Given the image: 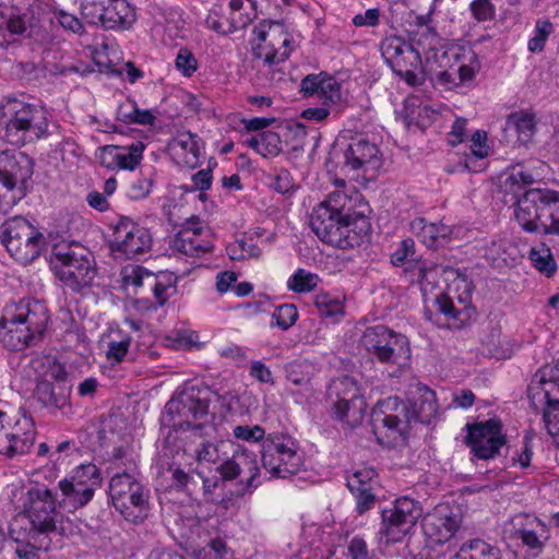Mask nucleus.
<instances>
[{
    "mask_svg": "<svg viewBox=\"0 0 559 559\" xmlns=\"http://www.w3.org/2000/svg\"><path fill=\"white\" fill-rule=\"evenodd\" d=\"M262 464L272 476L286 478L300 471L302 456L293 438L276 435L263 444Z\"/></svg>",
    "mask_w": 559,
    "mask_h": 559,
    "instance_id": "obj_18",
    "label": "nucleus"
},
{
    "mask_svg": "<svg viewBox=\"0 0 559 559\" xmlns=\"http://www.w3.org/2000/svg\"><path fill=\"white\" fill-rule=\"evenodd\" d=\"M314 367L309 361H293L286 366V378L297 386L306 385L310 382Z\"/></svg>",
    "mask_w": 559,
    "mask_h": 559,
    "instance_id": "obj_50",
    "label": "nucleus"
},
{
    "mask_svg": "<svg viewBox=\"0 0 559 559\" xmlns=\"http://www.w3.org/2000/svg\"><path fill=\"white\" fill-rule=\"evenodd\" d=\"M467 120L464 118H456L453 122L450 132L448 133V142L450 145L455 146L461 144L466 139Z\"/></svg>",
    "mask_w": 559,
    "mask_h": 559,
    "instance_id": "obj_62",
    "label": "nucleus"
},
{
    "mask_svg": "<svg viewBox=\"0 0 559 559\" xmlns=\"http://www.w3.org/2000/svg\"><path fill=\"white\" fill-rule=\"evenodd\" d=\"M320 278L316 273L297 269L287 280V288L294 293H309L318 286Z\"/></svg>",
    "mask_w": 559,
    "mask_h": 559,
    "instance_id": "obj_47",
    "label": "nucleus"
},
{
    "mask_svg": "<svg viewBox=\"0 0 559 559\" xmlns=\"http://www.w3.org/2000/svg\"><path fill=\"white\" fill-rule=\"evenodd\" d=\"M513 214L526 233L559 236V191L527 189Z\"/></svg>",
    "mask_w": 559,
    "mask_h": 559,
    "instance_id": "obj_6",
    "label": "nucleus"
},
{
    "mask_svg": "<svg viewBox=\"0 0 559 559\" xmlns=\"http://www.w3.org/2000/svg\"><path fill=\"white\" fill-rule=\"evenodd\" d=\"M181 404L183 415L191 417V420H188L187 424L192 429L202 428L213 418V415L210 413L209 400L205 396H200V393L197 396L187 395L181 401Z\"/></svg>",
    "mask_w": 559,
    "mask_h": 559,
    "instance_id": "obj_36",
    "label": "nucleus"
},
{
    "mask_svg": "<svg viewBox=\"0 0 559 559\" xmlns=\"http://www.w3.org/2000/svg\"><path fill=\"white\" fill-rule=\"evenodd\" d=\"M284 136L292 135L294 143L290 145L292 150H297L302 146L306 138V129L300 123H288L284 129Z\"/></svg>",
    "mask_w": 559,
    "mask_h": 559,
    "instance_id": "obj_64",
    "label": "nucleus"
},
{
    "mask_svg": "<svg viewBox=\"0 0 559 559\" xmlns=\"http://www.w3.org/2000/svg\"><path fill=\"white\" fill-rule=\"evenodd\" d=\"M329 396L336 399L331 406V414L335 420L348 427L360 425L366 415L367 402L354 378L344 376L333 380L329 388Z\"/></svg>",
    "mask_w": 559,
    "mask_h": 559,
    "instance_id": "obj_14",
    "label": "nucleus"
},
{
    "mask_svg": "<svg viewBox=\"0 0 559 559\" xmlns=\"http://www.w3.org/2000/svg\"><path fill=\"white\" fill-rule=\"evenodd\" d=\"M344 301V296L322 293L317 295L314 304L321 317L336 323L345 314Z\"/></svg>",
    "mask_w": 559,
    "mask_h": 559,
    "instance_id": "obj_39",
    "label": "nucleus"
},
{
    "mask_svg": "<svg viewBox=\"0 0 559 559\" xmlns=\"http://www.w3.org/2000/svg\"><path fill=\"white\" fill-rule=\"evenodd\" d=\"M514 534L521 539L522 545L536 554L542 552L547 540L550 538V531L546 523L537 516L519 514L513 519Z\"/></svg>",
    "mask_w": 559,
    "mask_h": 559,
    "instance_id": "obj_25",
    "label": "nucleus"
},
{
    "mask_svg": "<svg viewBox=\"0 0 559 559\" xmlns=\"http://www.w3.org/2000/svg\"><path fill=\"white\" fill-rule=\"evenodd\" d=\"M109 496L115 509L127 521L138 523L147 516V496L130 474H118L111 478Z\"/></svg>",
    "mask_w": 559,
    "mask_h": 559,
    "instance_id": "obj_17",
    "label": "nucleus"
},
{
    "mask_svg": "<svg viewBox=\"0 0 559 559\" xmlns=\"http://www.w3.org/2000/svg\"><path fill=\"white\" fill-rule=\"evenodd\" d=\"M0 124L13 145H24L47 135L49 120L46 108L15 97L0 100Z\"/></svg>",
    "mask_w": 559,
    "mask_h": 559,
    "instance_id": "obj_5",
    "label": "nucleus"
},
{
    "mask_svg": "<svg viewBox=\"0 0 559 559\" xmlns=\"http://www.w3.org/2000/svg\"><path fill=\"white\" fill-rule=\"evenodd\" d=\"M471 155L465 156L463 160H460L456 165L452 167H448L449 173H459V171H478L476 165H474V158L484 159L488 155V145H487V133L483 130H477L473 133L471 139Z\"/></svg>",
    "mask_w": 559,
    "mask_h": 559,
    "instance_id": "obj_37",
    "label": "nucleus"
},
{
    "mask_svg": "<svg viewBox=\"0 0 559 559\" xmlns=\"http://www.w3.org/2000/svg\"><path fill=\"white\" fill-rule=\"evenodd\" d=\"M28 27V16L14 7L0 9V29L11 35H23Z\"/></svg>",
    "mask_w": 559,
    "mask_h": 559,
    "instance_id": "obj_41",
    "label": "nucleus"
},
{
    "mask_svg": "<svg viewBox=\"0 0 559 559\" xmlns=\"http://www.w3.org/2000/svg\"><path fill=\"white\" fill-rule=\"evenodd\" d=\"M231 440L219 441L217 443L204 442L197 451V459L200 463L217 464L227 455L229 448H234Z\"/></svg>",
    "mask_w": 559,
    "mask_h": 559,
    "instance_id": "obj_45",
    "label": "nucleus"
},
{
    "mask_svg": "<svg viewBox=\"0 0 559 559\" xmlns=\"http://www.w3.org/2000/svg\"><path fill=\"white\" fill-rule=\"evenodd\" d=\"M81 13L90 24H102L106 13L107 0H81Z\"/></svg>",
    "mask_w": 559,
    "mask_h": 559,
    "instance_id": "obj_51",
    "label": "nucleus"
},
{
    "mask_svg": "<svg viewBox=\"0 0 559 559\" xmlns=\"http://www.w3.org/2000/svg\"><path fill=\"white\" fill-rule=\"evenodd\" d=\"M108 348L106 352L107 360L111 364H120L129 352L131 337L120 330L112 331L109 335Z\"/></svg>",
    "mask_w": 559,
    "mask_h": 559,
    "instance_id": "obj_44",
    "label": "nucleus"
},
{
    "mask_svg": "<svg viewBox=\"0 0 559 559\" xmlns=\"http://www.w3.org/2000/svg\"><path fill=\"white\" fill-rule=\"evenodd\" d=\"M465 444L471 449L472 461L489 460V421L466 424Z\"/></svg>",
    "mask_w": 559,
    "mask_h": 559,
    "instance_id": "obj_35",
    "label": "nucleus"
},
{
    "mask_svg": "<svg viewBox=\"0 0 559 559\" xmlns=\"http://www.w3.org/2000/svg\"><path fill=\"white\" fill-rule=\"evenodd\" d=\"M377 472L370 466H360L347 476V487L350 492L372 489V483Z\"/></svg>",
    "mask_w": 559,
    "mask_h": 559,
    "instance_id": "obj_48",
    "label": "nucleus"
},
{
    "mask_svg": "<svg viewBox=\"0 0 559 559\" xmlns=\"http://www.w3.org/2000/svg\"><path fill=\"white\" fill-rule=\"evenodd\" d=\"M175 68L182 76L191 78L198 71L199 62L190 49L182 47L176 55Z\"/></svg>",
    "mask_w": 559,
    "mask_h": 559,
    "instance_id": "obj_52",
    "label": "nucleus"
},
{
    "mask_svg": "<svg viewBox=\"0 0 559 559\" xmlns=\"http://www.w3.org/2000/svg\"><path fill=\"white\" fill-rule=\"evenodd\" d=\"M154 282V273L138 264H128L120 271L121 288L129 295H141Z\"/></svg>",
    "mask_w": 559,
    "mask_h": 559,
    "instance_id": "obj_34",
    "label": "nucleus"
},
{
    "mask_svg": "<svg viewBox=\"0 0 559 559\" xmlns=\"http://www.w3.org/2000/svg\"><path fill=\"white\" fill-rule=\"evenodd\" d=\"M233 452L231 459L225 460L219 466L218 472L224 479L231 480L236 477L240 476V463L238 462L237 449L236 445L234 448H229Z\"/></svg>",
    "mask_w": 559,
    "mask_h": 559,
    "instance_id": "obj_60",
    "label": "nucleus"
},
{
    "mask_svg": "<svg viewBox=\"0 0 559 559\" xmlns=\"http://www.w3.org/2000/svg\"><path fill=\"white\" fill-rule=\"evenodd\" d=\"M411 230L429 249L443 247L456 237L455 228L443 222H427L424 217L413 219Z\"/></svg>",
    "mask_w": 559,
    "mask_h": 559,
    "instance_id": "obj_28",
    "label": "nucleus"
},
{
    "mask_svg": "<svg viewBox=\"0 0 559 559\" xmlns=\"http://www.w3.org/2000/svg\"><path fill=\"white\" fill-rule=\"evenodd\" d=\"M238 462L240 463L241 481L246 483L248 488L257 487L259 485V465L255 455L252 452L245 450L239 444H236Z\"/></svg>",
    "mask_w": 559,
    "mask_h": 559,
    "instance_id": "obj_40",
    "label": "nucleus"
},
{
    "mask_svg": "<svg viewBox=\"0 0 559 559\" xmlns=\"http://www.w3.org/2000/svg\"><path fill=\"white\" fill-rule=\"evenodd\" d=\"M414 247L415 243L412 239L407 238L402 240L391 254V263L394 266H402L411 257L414 255Z\"/></svg>",
    "mask_w": 559,
    "mask_h": 559,
    "instance_id": "obj_58",
    "label": "nucleus"
},
{
    "mask_svg": "<svg viewBox=\"0 0 559 559\" xmlns=\"http://www.w3.org/2000/svg\"><path fill=\"white\" fill-rule=\"evenodd\" d=\"M414 404L390 396L379 401L371 411V426L377 441L383 447L405 444L412 419L429 423L438 414L439 405L433 390L425 384L416 386Z\"/></svg>",
    "mask_w": 559,
    "mask_h": 559,
    "instance_id": "obj_3",
    "label": "nucleus"
},
{
    "mask_svg": "<svg viewBox=\"0 0 559 559\" xmlns=\"http://www.w3.org/2000/svg\"><path fill=\"white\" fill-rule=\"evenodd\" d=\"M48 321V309L37 299L9 302L0 317V340L9 350H23L44 334Z\"/></svg>",
    "mask_w": 559,
    "mask_h": 559,
    "instance_id": "obj_4",
    "label": "nucleus"
},
{
    "mask_svg": "<svg viewBox=\"0 0 559 559\" xmlns=\"http://www.w3.org/2000/svg\"><path fill=\"white\" fill-rule=\"evenodd\" d=\"M22 512L10 524V535L16 542L32 533L55 531L58 520L53 493L45 486H35L23 498Z\"/></svg>",
    "mask_w": 559,
    "mask_h": 559,
    "instance_id": "obj_7",
    "label": "nucleus"
},
{
    "mask_svg": "<svg viewBox=\"0 0 559 559\" xmlns=\"http://www.w3.org/2000/svg\"><path fill=\"white\" fill-rule=\"evenodd\" d=\"M425 318L438 328L460 330L476 317L472 304L473 283L459 270L418 263Z\"/></svg>",
    "mask_w": 559,
    "mask_h": 559,
    "instance_id": "obj_1",
    "label": "nucleus"
},
{
    "mask_svg": "<svg viewBox=\"0 0 559 559\" xmlns=\"http://www.w3.org/2000/svg\"><path fill=\"white\" fill-rule=\"evenodd\" d=\"M246 146L262 157H276L283 150L281 135L273 131H262L245 141Z\"/></svg>",
    "mask_w": 559,
    "mask_h": 559,
    "instance_id": "obj_38",
    "label": "nucleus"
},
{
    "mask_svg": "<svg viewBox=\"0 0 559 559\" xmlns=\"http://www.w3.org/2000/svg\"><path fill=\"white\" fill-rule=\"evenodd\" d=\"M461 525L460 518L449 503H439L423 518V532L431 545L448 543Z\"/></svg>",
    "mask_w": 559,
    "mask_h": 559,
    "instance_id": "obj_23",
    "label": "nucleus"
},
{
    "mask_svg": "<svg viewBox=\"0 0 559 559\" xmlns=\"http://www.w3.org/2000/svg\"><path fill=\"white\" fill-rule=\"evenodd\" d=\"M554 24L548 19H538L535 23L534 35L528 40L527 48L531 52H540L544 50L546 41L554 33Z\"/></svg>",
    "mask_w": 559,
    "mask_h": 559,
    "instance_id": "obj_49",
    "label": "nucleus"
},
{
    "mask_svg": "<svg viewBox=\"0 0 559 559\" xmlns=\"http://www.w3.org/2000/svg\"><path fill=\"white\" fill-rule=\"evenodd\" d=\"M34 162L17 148L0 146V214H8L28 193Z\"/></svg>",
    "mask_w": 559,
    "mask_h": 559,
    "instance_id": "obj_8",
    "label": "nucleus"
},
{
    "mask_svg": "<svg viewBox=\"0 0 559 559\" xmlns=\"http://www.w3.org/2000/svg\"><path fill=\"white\" fill-rule=\"evenodd\" d=\"M147 290L153 293L156 305L163 306L176 292V287L169 280H160L154 274V282L148 284Z\"/></svg>",
    "mask_w": 559,
    "mask_h": 559,
    "instance_id": "obj_54",
    "label": "nucleus"
},
{
    "mask_svg": "<svg viewBox=\"0 0 559 559\" xmlns=\"http://www.w3.org/2000/svg\"><path fill=\"white\" fill-rule=\"evenodd\" d=\"M502 423L500 419L491 417V461L500 454V448L507 443L506 436L502 435Z\"/></svg>",
    "mask_w": 559,
    "mask_h": 559,
    "instance_id": "obj_59",
    "label": "nucleus"
},
{
    "mask_svg": "<svg viewBox=\"0 0 559 559\" xmlns=\"http://www.w3.org/2000/svg\"><path fill=\"white\" fill-rule=\"evenodd\" d=\"M528 258L535 269L547 277L552 276L557 271V263L549 247L539 243L528 252Z\"/></svg>",
    "mask_w": 559,
    "mask_h": 559,
    "instance_id": "obj_42",
    "label": "nucleus"
},
{
    "mask_svg": "<svg viewBox=\"0 0 559 559\" xmlns=\"http://www.w3.org/2000/svg\"><path fill=\"white\" fill-rule=\"evenodd\" d=\"M102 485L99 468L92 463L73 468L58 486L62 495L59 507L73 512L85 507Z\"/></svg>",
    "mask_w": 559,
    "mask_h": 559,
    "instance_id": "obj_15",
    "label": "nucleus"
},
{
    "mask_svg": "<svg viewBox=\"0 0 559 559\" xmlns=\"http://www.w3.org/2000/svg\"><path fill=\"white\" fill-rule=\"evenodd\" d=\"M556 392L559 393V365L548 366L542 369L539 380L528 388V397L532 405L537 408L535 404L536 395H542L539 401H558Z\"/></svg>",
    "mask_w": 559,
    "mask_h": 559,
    "instance_id": "obj_31",
    "label": "nucleus"
},
{
    "mask_svg": "<svg viewBox=\"0 0 559 559\" xmlns=\"http://www.w3.org/2000/svg\"><path fill=\"white\" fill-rule=\"evenodd\" d=\"M236 439L246 442H259L264 438L265 431L262 427L255 426H236L233 430Z\"/></svg>",
    "mask_w": 559,
    "mask_h": 559,
    "instance_id": "obj_57",
    "label": "nucleus"
},
{
    "mask_svg": "<svg viewBox=\"0 0 559 559\" xmlns=\"http://www.w3.org/2000/svg\"><path fill=\"white\" fill-rule=\"evenodd\" d=\"M336 190L317 204L310 215V226L325 245L341 250L360 247L371 233L366 214L368 204L356 188H347L343 179L334 181Z\"/></svg>",
    "mask_w": 559,
    "mask_h": 559,
    "instance_id": "obj_2",
    "label": "nucleus"
},
{
    "mask_svg": "<svg viewBox=\"0 0 559 559\" xmlns=\"http://www.w3.org/2000/svg\"><path fill=\"white\" fill-rule=\"evenodd\" d=\"M202 150V140L191 132L178 133L168 145L171 159L178 166L188 168H195L200 165Z\"/></svg>",
    "mask_w": 559,
    "mask_h": 559,
    "instance_id": "obj_26",
    "label": "nucleus"
},
{
    "mask_svg": "<svg viewBox=\"0 0 559 559\" xmlns=\"http://www.w3.org/2000/svg\"><path fill=\"white\" fill-rule=\"evenodd\" d=\"M300 91L305 96H317L323 105L337 104L342 99L341 83L325 72L304 78Z\"/></svg>",
    "mask_w": 559,
    "mask_h": 559,
    "instance_id": "obj_27",
    "label": "nucleus"
},
{
    "mask_svg": "<svg viewBox=\"0 0 559 559\" xmlns=\"http://www.w3.org/2000/svg\"><path fill=\"white\" fill-rule=\"evenodd\" d=\"M261 234L258 230L242 233L233 241L226 245V254L231 261H243L257 259L261 255V248L258 238Z\"/></svg>",
    "mask_w": 559,
    "mask_h": 559,
    "instance_id": "obj_33",
    "label": "nucleus"
},
{
    "mask_svg": "<svg viewBox=\"0 0 559 559\" xmlns=\"http://www.w3.org/2000/svg\"><path fill=\"white\" fill-rule=\"evenodd\" d=\"M136 20L135 9L127 0H107L103 26L111 29H128Z\"/></svg>",
    "mask_w": 559,
    "mask_h": 559,
    "instance_id": "obj_32",
    "label": "nucleus"
},
{
    "mask_svg": "<svg viewBox=\"0 0 559 559\" xmlns=\"http://www.w3.org/2000/svg\"><path fill=\"white\" fill-rule=\"evenodd\" d=\"M192 557L194 559H233L234 552L223 538L216 537L205 546L193 550Z\"/></svg>",
    "mask_w": 559,
    "mask_h": 559,
    "instance_id": "obj_46",
    "label": "nucleus"
},
{
    "mask_svg": "<svg viewBox=\"0 0 559 559\" xmlns=\"http://www.w3.org/2000/svg\"><path fill=\"white\" fill-rule=\"evenodd\" d=\"M145 145L133 141L128 145H105L100 148V164L111 170L133 171L143 159Z\"/></svg>",
    "mask_w": 559,
    "mask_h": 559,
    "instance_id": "obj_24",
    "label": "nucleus"
},
{
    "mask_svg": "<svg viewBox=\"0 0 559 559\" xmlns=\"http://www.w3.org/2000/svg\"><path fill=\"white\" fill-rule=\"evenodd\" d=\"M297 46L295 34L284 23L263 21L252 29V55L269 66L286 61Z\"/></svg>",
    "mask_w": 559,
    "mask_h": 559,
    "instance_id": "obj_12",
    "label": "nucleus"
},
{
    "mask_svg": "<svg viewBox=\"0 0 559 559\" xmlns=\"http://www.w3.org/2000/svg\"><path fill=\"white\" fill-rule=\"evenodd\" d=\"M50 264L55 276L78 293L91 287L97 275L92 252L78 243L56 248Z\"/></svg>",
    "mask_w": 559,
    "mask_h": 559,
    "instance_id": "obj_9",
    "label": "nucleus"
},
{
    "mask_svg": "<svg viewBox=\"0 0 559 559\" xmlns=\"http://www.w3.org/2000/svg\"><path fill=\"white\" fill-rule=\"evenodd\" d=\"M324 559H369L367 543L364 538L355 536L347 546L334 548Z\"/></svg>",
    "mask_w": 559,
    "mask_h": 559,
    "instance_id": "obj_43",
    "label": "nucleus"
},
{
    "mask_svg": "<svg viewBox=\"0 0 559 559\" xmlns=\"http://www.w3.org/2000/svg\"><path fill=\"white\" fill-rule=\"evenodd\" d=\"M535 132V116L526 111H516L511 114L503 128L506 141L522 145L531 142Z\"/></svg>",
    "mask_w": 559,
    "mask_h": 559,
    "instance_id": "obj_29",
    "label": "nucleus"
},
{
    "mask_svg": "<svg viewBox=\"0 0 559 559\" xmlns=\"http://www.w3.org/2000/svg\"><path fill=\"white\" fill-rule=\"evenodd\" d=\"M423 516L421 503L408 496H401L381 511L379 536L385 545L402 543Z\"/></svg>",
    "mask_w": 559,
    "mask_h": 559,
    "instance_id": "obj_13",
    "label": "nucleus"
},
{
    "mask_svg": "<svg viewBox=\"0 0 559 559\" xmlns=\"http://www.w3.org/2000/svg\"><path fill=\"white\" fill-rule=\"evenodd\" d=\"M152 188L153 179L148 176H140L131 182L128 194L132 200H142L151 193Z\"/></svg>",
    "mask_w": 559,
    "mask_h": 559,
    "instance_id": "obj_56",
    "label": "nucleus"
},
{
    "mask_svg": "<svg viewBox=\"0 0 559 559\" xmlns=\"http://www.w3.org/2000/svg\"><path fill=\"white\" fill-rule=\"evenodd\" d=\"M378 146L366 140H357L349 144L345 153V168L352 170L355 180H372L381 167Z\"/></svg>",
    "mask_w": 559,
    "mask_h": 559,
    "instance_id": "obj_21",
    "label": "nucleus"
},
{
    "mask_svg": "<svg viewBox=\"0 0 559 559\" xmlns=\"http://www.w3.org/2000/svg\"><path fill=\"white\" fill-rule=\"evenodd\" d=\"M152 235L147 228L129 217H121L114 228L110 251L116 258L131 259L147 252Z\"/></svg>",
    "mask_w": 559,
    "mask_h": 559,
    "instance_id": "obj_19",
    "label": "nucleus"
},
{
    "mask_svg": "<svg viewBox=\"0 0 559 559\" xmlns=\"http://www.w3.org/2000/svg\"><path fill=\"white\" fill-rule=\"evenodd\" d=\"M297 318L298 311L293 304L280 305L272 314V324L287 330L296 322Z\"/></svg>",
    "mask_w": 559,
    "mask_h": 559,
    "instance_id": "obj_53",
    "label": "nucleus"
},
{
    "mask_svg": "<svg viewBox=\"0 0 559 559\" xmlns=\"http://www.w3.org/2000/svg\"><path fill=\"white\" fill-rule=\"evenodd\" d=\"M216 235L214 230L200 221H188L178 231L174 248L188 255L201 258L214 251Z\"/></svg>",
    "mask_w": 559,
    "mask_h": 559,
    "instance_id": "obj_20",
    "label": "nucleus"
},
{
    "mask_svg": "<svg viewBox=\"0 0 559 559\" xmlns=\"http://www.w3.org/2000/svg\"><path fill=\"white\" fill-rule=\"evenodd\" d=\"M199 335L191 330H178L173 333L170 340L176 348H191L198 342Z\"/></svg>",
    "mask_w": 559,
    "mask_h": 559,
    "instance_id": "obj_61",
    "label": "nucleus"
},
{
    "mask_svg": "<svg viewBox=\"0 0 559 559\" xmlns=\"http://www.w3.org/2000/svg\"><path fill=\"white\" fill-rule=\"evenodd\" d=\"M544 423L549 435H559V400L546 401V408L544 411Z\"/></svg>",
    "mask_w": 559,
    "mask_h": 559,
    "instance_id": "obj_55",
    "label": "nucleus"
},
{
    "mask_svg": "<svg viewBox=\"0 0 559 559\" xmlns=\"http://www.w3.org/2000/svg\"><path fill=\"white\" fill-rule=\"evenodd\" d=\"M381 52L392 70L408 83H413L414 70L420 62L419 52L399 36L385 37L381 43Z\"/></svg>",
    "mask_w": 559,
    "mask_h": 559,
    "instance_id": "obj_22",
    "label": "nucleus"
},
{
    "mask_svg": "<svg viewBox=\"0 0 559 559\" xmlns=\"http://www.w3.org/2000/svg\"><path fill=\"white\" fill-rule=\"evenodd\" d=\"M360 343L362 348L378 362L403 370L411 365L412 347L406 335L383 324L365 330Z\"/></svg>",
    "mask_w": 559,
    "mask_h": 559,
    "instance_id": "obj_10",
    "label": "nucleus"
},
{
    "mask_svg": "<svg viewBox=\"0 0 559 559\" xmlns=\"http://www.w3.org/2000/svg\"><path fill=\"white\" fill-rule=\"evenodd\" d=\"M36 438L33 418L20 409L15 414L0 411V455L12 459L29 452Z\"/></svg>",
    "mask_w": 559,
    "mask_h": 559,
    "instance_id": "obj_16",
    "label": "nucleus"
},
{
    "mask_svg": "<svg viewBox=\"0 0 559 559\" xmlns=\"http://www.w3.org/2000/svg\"><path fill=\"white\" fill-rule=\"evenodd\" d=\"M356 497V510L359 514H364L372 509L376 503V496L372 489L359 490L352 492Z\"/></svg>",
    "mask_w": 559,
    "mask_h": 559,
    "instance_id": "obj_63",
    "label": "nucleus"
},
{
    "mask_svg": "<svg viewBox=\"0 0 559 559\" xmlns=\"http://www.w3.org/2000/svg\"><path fill=\"white\" fill-rule=\"evenodd\" d=\"M532 182V176L524 173L521 168L512 167L499 176V192L503 195V202H511L514 211L522 195L527 191L525 185Z\"/></svg>",
    "mask_w": 559,
    "mask_h": 559,
    "instance_id": "obj_30",
    "label": "nucleus"
},
{
    "mask_svg": "<svg viewBox=\"0 0 559 559\" xmlns=\"http://www.w3.org/2000/svg\"><path fill=\"white\" fill-rule=\"evenodd\" d=\"M0 241L15 261L25 265L38 259L47 248L45 235L22 216L1 224Z\"/></svg>",
    "mask_w": 559,
    "mask_h": 559,
    "instance_id": "obj_11",
    "label": "nucleus"
}]
</instances>
